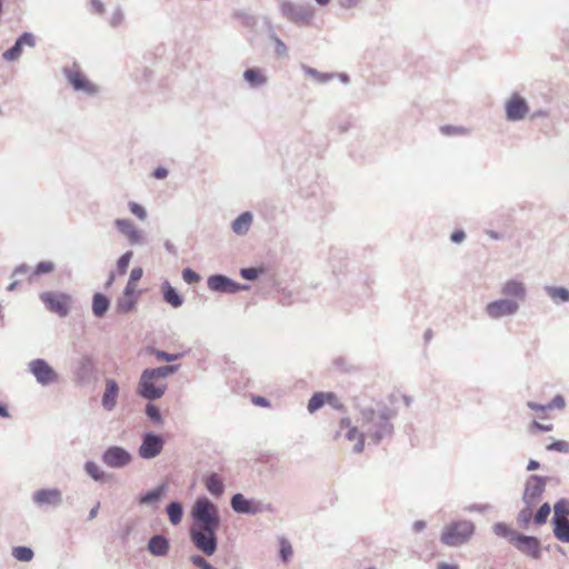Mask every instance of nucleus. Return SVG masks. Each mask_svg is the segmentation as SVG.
<instances>
[{"label": "nucleus", "instance_id": "nucleus-42", "mask_svg": "<svg viewBox=\"0 0 569 569\" xmlns=\"http://www.w3.org/2000/svg\"><path fill=\"white\" fill-rule=\"evenodd\" d=\"M551 512V506L549 502L542 503L533 516V522L538 526L545 525Z\"/></svg>", "mask_w": 569, "mask_h": 569}, {"label": "nucleus", "instance_id": "nucleus-11", "mask_svg": "<svg viewBox=\"0 0 569 569\" xmlns=\"http://www.w3.org/2000/svg\"><path fill=\"white\" fill-rule=\"evenodd\" d=\"M548 478L539 475H531L525 482L522 501L525 505H537L546 490Z\"/></svg>", "mask_w": 569, "mask_h": 569}, {"label": "nucleus", "instance_id": "nucleus-36", "mask_svg": "<svg viewBox=\"0 0 569 569\" xmlns=\"http://www.w3.org/2000/svg\"><path fill=\"white\" fill-rule=\"evenodd\" d=\"M136 305V298L121 296L117 299L116 311L121 315L129 313L134 309Z\"/></svg>", "mask_w": 569, "mask_h": 569}, {"label": "nucleus", "instance_id": "nucleus-30", "mask_svg": "<svg viewBox=\"0 0 569 569\" xmlns=\"http://www.w3.org/2000/svg\"><path fill=\"white\" fill-rule=\"evenodd\" d=\"M166 512L171 525L177 526L183 518V506L180 501L173 500L166 506Z\"/></svg>", "mask_w": 569, "mask_h": 569}, {"label": "nucleus", "instance_id": "nucleus-10", "mask_svg": "<svg viewBox=\"0 0 569 569\" xmlns=\"http://www.w3.org/2000/svg\"><path fill=\"white\" fill-rule=\"evenodd\" d=\"M132 455L121 446H110L101 455L102 462L112 469H122L131 463Z\"/></svg>", "mask_w": 569, "mask_h": 569}, {"label": "nucleus", "instance_id": "nucleus-35", "mask_svg": "<svg viewBox=\"0 0 569 569\" xmlns=\"http://www.w3.org/2000/svg\"><path fill=\"white\" fill-rule=\"evenodd\" d=\"M179 368L180 365H167L157 368H147V370L157 379H163L176 373L179 370Z\"/></svg>", "mask_w": 569, "mask_h": 569}, {"label": "nucleus", "instance_id": "nucleus-26", "mask_svg": "<svg viewBox=\"0 0 569 569\" xmlns=\"http://www.w3.org/2000/svg\"><path fill=\"white\" fill-rule=\"evenodd\" d=\"M167 491H168V485L161 483V485L157 486L156 488L141 493L138 498V501L140 505H146V506L157 503L161 500V498L166 495Z\"/></svg>", "mask_w": 569, "mask_h": 569}, {"label": "nucleus", "instance_id": "nucleus-25", "mask_svg": "<svg viewBox=\"0 0 569 569\" xmlns=\"http://www.w3.org/2000/svg\"><path fill=\"white\" fill-rule=\"evenodd\" d=\"M252 221V213L250 211H243L231 222V230L238 236H244L250 230Z\"/></svg>", "mask_w": 569, "mask_h": 569}, {"label": "nucleus", "instance_id": "nucleus-46", "mask_svg": "<svg viewBox=\"0 0 569 569\" xmlns=\"http://www.w3.org/2000/svg\"><path fill=\"white\" fill-rule=\"evenodd\" d=\"M548 451H556L561 453H569V441L566 440H553L546 446Z\"/></svg>", "mask_w": 569, "mask_h": 569}, {"label": "nucleus", "instance_id": "nucleus-9", "mask_svg": "<svg viewBox=\"0 0 569 569\" xmlns=\"http://www.w3.org/2000/svg\"><path fill=\"white\" fill-rule=\"evenodd\" d=\"M207 286L211 291L219 293H237L249 289L248 284H241L222 273L209 276Z\"/></svg>", "mask_w": 569, "mask_h": 569}, {"label": "nucleus", "instance_id": "nucleus-8", "mask_svg": "<svg viewBox=\"0 0 569 569\" xmlns=\"http://www.w3.org/2000/svg\"><path fill=\"white\" fill-rule=\"evenodd\" d=\"M28 369L41 386L46 387L59 381L58 372L42 358L31 360Z\"/></svg>", "mask_w": 569, "mask_h": 569}, {"label": "nucleus", "instance_id": "nucleus-34", "mask_svg": "<svg viewBox=\"0 0 569 569\" xmlns=\"http://www.w3.org/2000/svg\"><path fill=\"white\" fill-rule=\"evenodd\" d=\"M552 526L555 537L561 542L569 543V519L553 522Z\"/></svg>", "mask_w": 569, "mask_h": 569}, {"label": "nucleus", "instance_id": "nucleus-50", "mask_svg": "<svg viewBox=\"0 0 569 569\" xmlns=\"http://www.w3.org/2000/svg\"><path fill=\"white\" fill-rule=\"evenodd\" d=\"M182 279L188 284H194L200 281L201 277L194 270L186 268L182 270Z\"/></svg>", "mask_w": 569, "mask_h": 569}, {"label": "nucleus", "instance_id": "nucleus-51", "mask_svg": "<svg viewBox=\"0 0 569 569\" xmlns=\"http://www.w3.org/2000/svg\"><path fill=\"white\" fill-rule=\"evenodd\" d=\"M190 562L200 568V569H213L214 567L208 562L202 556L200 555H192L190 558H189Z\"/></svg>", "mask_w": 569, "mask_h": 569}, {"label": "nucleus", "instance_id": "nucleus-43", "mask_svg": "<svg viewBox=\"0 0 569 569\" xmlns=\"http://www.w3.org/2000/svg\"><path fill=\"white\" fill-rule=\"evenodd\" d=\"M535 506L536 505H526L525 508L519 511L517 520L522 528H527L530 521L533 520L532 508Z\"/></svg>", "mask_w": 569, "mask_h": 569}, {"label": "nucleus", "instance_id": "nucleus-2", "mask_svg": "<svg viewBox=\"0 0 569 569\" xmlns=\"http://www.w3.org/2000/svg\"><path fill=\"white\" fill-rule=\"evenodd\" d=\"M361 427L373 445H379L385 439H390L393 435L392 419L396 411L386 405L378 409L366 407L360 409Z\"/></svg>", "mask_w": 569, "mask_h": 569}, {"label": "nucleus", "instance_id": "nucleus-15", "mask_svg": "<svg viewBox=\"0 0 569 569\" xmlns=\"http://www.w3.org/2000/svg\"><path fill=\"white\" fill-rule=\"evenodd\" d=\"M63 74L73 90L84 92L91 97L98 94V86L92 83L82 72L70 68H64Z\"/></svg>", "mask_w": 569, "mask_h": 569}, {"label": "nucleus", "instance_id": "nucleus-18", "mask_svg": "<svg viewBox=\"0 0 569 569\" xmlns=\"http://www.w3.org/2000/svg\"><path fill=\"white\" fill-rule=\"evenodd\" d=\"M24 46L29 48L36 47V37L33 33L27 31L21 33L17 38L14 44L2 53V58L6 61L18 60L22 54V49Z\"/></svg>", "mask_w": 569, "mask_h": 569}, {"label": "nucleus", "instance_id": "nucleus-27", "mask_svg": "<svg viewBox=\"0 0 569 569\" xmlns=\"http://www.w3.org/2000/svg\"><path fill=\"white\" fill-rule=\"evenodd\" d=\"M110 299L101 292H96L92 296V313L96 318L101 319L106 316L110 308Z\"/></svg>", "mask_w": 569, "mask_h": 569}, {"label": "nucleus", "instance_id": "nucleus-32", "mask_svg": "<svg viewBox=\"0 0 569 569\" xmlns=\"http://www.w3.org/2000/svg\"><path fill=\"white\" fill-rule=\"evenodd\" d=\"M545 291L557 305L569 302V289L565 287L546 286Z\"/></svg>", "mask_w": 569, "mask_h": 569}, {"label": "nucleus", "instance_id": "nucleus-41", "mask_svg": "<svg viewBox=\"0 0 569 569\" xmlns=\"http://www.w3.org/2000/svg\"><path fill=\"white\" fill-rule=\"evenodd\" d=\"M148 353L153 355L157 360L172 362L182 358V353H169L164 350L156 349L153 347L148 348Z\"/></svg>", "mask_w": 569, "mask_h": 569}, {"label": "nucleus", "instance_id": "nucleus-61", "mask_svg": "<svg viewBox=\"0 0 569 569\" xmlns=\"http://www.w3.org/2000/svg\"><path fill=\"white\" fill-rule=\"evenodd\" d=\"M252 403L259 407L267 408L270 406V401L262 396H253L251 399Z\"/></svg>", "mask_w": 569, "mask_h": 569}, {"label": "nucleus", "instance_id": "nucleus-17", "mask_svg": "<svg viewBox=\"0 0 569 569\" xmlns=\"http://www.w3.org/2000/svg\"><path fill=\"white\" fill-rule=\"evenodd\" d=\"M529 111L527 101L518 93H513L506 102V118L509 121L522 120Z\"/></svg>", "mask_w": 569, "mask_h": 569}, {"label": "nucleus", "instance_id": "nucleus-37", "mask_svg": "<svg viewBox=\"0 0 569 569\" xmlns=\"http://www.w3.org/2000/svg\"><path fill=\"white\" fill-rule=\"evenodd\" d=\"M492 530H493L495 535H497L498 537L508 539V541L511 545H512V539L515 538V536H517L519 533V531L511 529L508 525H506L503 522L495 523L492 527Z\"/></svg>", "mask_w": 569, "mask_h": 569}, {"label": "nucleus", "instance_id": "nucleus-52", "mask_svg": "<svg viewBox=\"0 0 569 569\" xmlns=\"http://www.w3.org/2000/svg\"><path fill=\"white\" fill-rule=\"evenodd\" d=\"M129 209H130L131 213L134 214L140 220H144L147 218V211L141 204H139L134 201H130Z\"/></svg>", "mask_w": 569, "mask_h": 569}, {"label": "nucleus", "instance_id": "nucleus-7", "mask_svg": "<svg viewBox=\"0 0 569 569\" xmlns=\"http://www.w3.org/2000/svg\"><path fill=\"white\" fill-rule=\"evenodd\" d=\"M157 380L154 376L144 369L138 382L137 393L149 401L160 399L167 390V383H157Z\"/></svg>", "mask_w": 569, "mask_h": 569}, {"label": "nucleus", "instance_id": "nucleus-20", "mask_svg": "<svg viewBox=\"0 0 569 569\" xmlns=\"http://www.w3.org/2000/svg\"><path fill=\"white\" fill-rule=\"evenodd\" d=\"M148 551L154 557H164L170 549V542L163 535H153L147 545Z\"/></svg>", "mask_w": 569, "mask_h": 569}, {"label": "nucleus", "instance_id": "nucleus-38", "mask_svg": "<svg viewBox=\"0 0 569 569\" xmlns=\"http://www.w3.org/2000/svg\"><path fill=\"white\" fill-rule=\"evenodd\" d=\"M302 70L305 72V74L315 78L318 83H327L335 77L333 73L320 72L317 69L306 66V64L302 66Z\"/></svg>", "mask_w": 569, "mask_h": 569}, {"label": "nucleus", "instance_id": "nucleus-21", "mask_svg": "<svg viewBox=\"0 0 569 569\" xmlns=\"http://www.w3.org/2000/svg\"><path fill=\"white\" fill-rule=\"evenodd\" d=\"M501 293L509 299L515 298L518 300H525L527 289L523 282L516 279H510L502 286Z\"/></svg>", "mask_w": 569, "mask_h": 569}, {"label": "nucleus", "instance_id": "nucleus-48", "mask_svg": "<svg viewBox=\"0 0 569 569\" xmlns=\"http://www.w3.org/2000/svg\"><path fill=\"white\" fill-rule=\"evenodd\" d=\"M54 270V263L51 262V261H41L39 262L34 270H33V276H41V274H47V273H50Z\"/></svg>", "mask_w": 569, "mask_h": 569}, {"label": "nucleus", "instance_id": "nucleus-24", "mask_svg": "<svg viewBox=\"0 0 569 569\" xmlns=\"http://www.w3.org/2000/svg\"><path fill=\"white\" fill-rule=\"evenodd\" d=\"M203 485L208 492L213 497H221L224 492V483L217 472H211L203 478Z\"/></svg>", "mask_w": 569, "mask_h": 569}, {"label": "nucleus", "instance_id": "nucleus-33", "mask_svg": "<svg viewBox=\"0 0 569 569\" xmlns=\"http://www.w3.org/2000/svg\"><path fill=\"white\" fill-rule=\"evenodd\" d=\"M567 516H569V500L561 498L553 506L551 523L568 519Z\"/></svg>", "mask_w": 569, "mask_h": 569}, {"label": "nucleus", "instance_id": "nucleus-19", "mask_svg": "<svg viewBox=\"0 0 569 569\" xmlns=\"http://www.w3.org/2000/svg\"><path fill=\"white\" fill-rule=\"evenodd\" d=\"M114 226L120 233L127 237L130 244H143L146 242L143 232L139 230L129 219H116Z\"/></svg>", "mask_w": 569, "mask_h": 569}, {"label": "nucleus", "instance_id": "nucleus-44", "mask_svg": "<svg viewBox=\"0 0 569 569\" xmlns=\"http://www.w3.org/2000/svg\"><path fill=\"white\" fill-rule=\"evenodd\" d=\"M279 546H280L279 556H280L281 560L284 563H287L291 559L292 553H293L292 546L286 538L280 539Z\"/></svg>", "mask_w": 569, "mask_h": 569}, {"label": "nucleus", "instance_id": "nucleus-45", "mask_svg": "<svg viewBox=\"0 0 569 569\" xmlns=\"http://www.w3.org/2000/svg\"><path fill=\"white\" fill-rule=\"evenodd\" d=\"M263 273V269L259 267H248L240 269V276L248 281L257 280Z\"/></svg>", "mask_w": 569, "mask_h": 569}, {"label": "nucleus", "instance_id": "nucleus-56", "mask_svg": "<svg viewBox=\"0 0 569 569\" xmlns=\"http://www.w3.org/2000/svg\"><path fill=\"white\" fill-rule=\"evenodd\" d=\"M80 369L84 372H89L93 369V360L91 356L84 355L79 361Z\"/></svg>", "mask_w": 569, "mask_h": 569}, {"label": "nucleus", "instance_id": "nucleus-63", "mask_svg": "<svg viewBox=\"0 0 569 569\" xmlns=\"http://www.w3.org/2000/svg\"><path fill=\"white\" fill-rule=\"evenodd\" d=\"M531 426H532L533 429L539 430L541 432H549L553 428L552 425H543V423H540V422H538L536 420L532 421Z\"/></svg>", "mask_w": 569, "mask_h": 569}, {"label": "nucleus", "instance_id": "nucleus-5", "mask_svg": "<svg viewBox=\"0 0 569 569\" xmlns=\"http://www.w3.org/2000/svg\"><path fill=\"white\" fill-rule=\"evenodd\" d=\"M475 532V525L468 520L453 521L441 533V542L458 547L466 543Z\"/></svg>", "mask_w": 569, "mask_h": 569}, {"label": "nucleus", "instance_id": "nucleus-13", "mask_svg": "<svg viewBox=\"0 0 569 569\" xmlns=\"http://www.w3.org/2000/svg\"><path fill=\"white\" fill-rule=\"evenodd\" d=\"M32 502L38 508H59L63 502L62 491L59 488H42L32 493Z\"/></svg>", "mask_w": 569, "mask_h": 569}, {"label": "nucleus", "instance_id": "nucleus-60", "mask_svg": "<svg viewBox=\"0 0 569 569\" xmlns=\"http://www.w3.org/2000/svg\"><path fill=\"white\" fill-rule=\"evenodd\" d=\"M466 238V233L463 230H455L451 236H450V240L451 242L453 243H461Z\"/></svg>", "mask_w": 569, "mask_h": 569}, {"label": "nucleus", "instance_id": "nucleus-40", "mask_svg": "<svg viewBox=\"0 0 569 569\" xmlns=\"http://www.w3.org/2000/svg\"><path fill=\"white\" fill-rule=\"evenodd\" d=\"M12 556L19 561L29 562L33 559L34 552L30 547L17 546L12 548Z\"/></svg>", "mask_w": 569, "mask_h": 569}, {"label": "nucleus", "instance_id": "nucleus-55", "mask_svg": "<svg viewBox=\"0 0 569 569\" xmlns=\"http://www.w3.org/2000/svg\"><path fill=\"white\" fill-rule=\"evenodd\" d=\"M271 38L274 40L277 54L280 57H286L288 53V50H287L284 42L280 38H278L273 31L271 33Z\"/></svg>", "mask_w": 569, "mask_h": 569}, {"label": "nucleus", "instance_id": "nucleus-31", "mask_svg": "<svg viewBox=\"0 0 569 569\" xmlns=\"http://www.w3.org/2000/svg\"><path fill=\"white\" fill-rule=\"evenodd\" d=\"M83 469L86 473L98 482H106L110 475L103 471L94 461L88 460L84 462Z\"/></svg>", "mask_w": 569, "mask_h": 569}, {"label": "nucleus", "instance_id": "nucleus-49", "mask_svg": "<svg viewBox=\"0 0 569 569\" xmlns=\"http://www.w3.org/2000/svg\"><path fill=\"white\" fill-rule=\"evenodd\" d=\"M123 21H124V13L120 7H117L111 13L109 24L112 28H117L120 24H122Z\"/></svg>", "mask_w": 569, "mask_h": 569}, {"label": "nucleus", "instance_id": "nucleus-1", "mask_svg": "<svg viewBox=\"0 0 569 569\" xmlns=\"http://www.w3.org/2000/svg\"><path fill=\"white\" fill-rule=\"evenodd\" d=\"M190 517V541L203 555L212 556L218 549V531L221 526L219 507L208 497H199L191 507Z\"/></svg>", "mask_w": 569, "mask_h": 569}, {"label": "nucleus", "instance_id": "nucleus-23", "mask_svg": "<svg viewBox=\"0 0 569 569\" xmlns=\"http://www.w3.org/2000/svg\"><path fill=\"white\" fill-rule=\"evenodd\" d=\"M119 386L117 381L113 379H108L106 382V390L103 392L101 400L102 407L106 410L111 411L116 407Z\"/></svg>", "mask_w": 569, "mask_h": 569}, {"label": "nucleus", "instance_id": "nucleus-28", "mask_svg": "<svg viewBox=\"0 0 569 569\" xmlns=\"http://www.w3.org/2000/svg\"><path fill=\"white\" fill-rule=\"evenodd\" d=\"M162 296L163 300L173 308H179L183 305V297L167 280L162 283Z\"/></svg>", "mask_w": 569, "mask_h": 569}, {"label": "nucleus", "instance_id": "nucleus-54", "mask_svg": "<svg viewBox=\"0 0 569 569\" xmlns=\"http://www.w3.org/2000/svg\"><path fill=\"white\" fill-rule=\"evenodd\" d=\"M440 131H441V133H443L446 136H455V134L465 133L467 130L463 127L447 124V126H442L440 128Z\"/></svg>", "mask_w": 569, "mask_h": 569}, {"label": "nucleus", "instance_id": "nucleus-4", "mask_svg": "<svg viewBox=\"0 0 569 569\" xmlns=\"http://www.w3.org/2000/svg\"><path fill=\"white\" fill-rule=\"evenodd\" d=\"M231 509L239 515L254 516L262 512H274V507L270 502H264L254 498H247L243 493L237 492L230 499Z\"/></svg>", "mask_w": 569, "mask_h": 569}, {"label": "nucleus", "instance_id": "nucleus-47", "mask_svg": "<svg viewBox=\"0 0 569 569\" xmlns=\"http://www.w3.org/2000/svg\"><path fill=\"white\" fill-rule=\"evenodd\" d=\"M132 251H127L124 252L122 256H120V258L118 259L117 261V271L120 273V274H124L127 272V269L129 267V263L132 259Z\"/></svg>", "mask_w": 569, "mask_h": 569}, {"label": "nucleus", "instance_id": "nucleus-3", "mask_svg": "<svg viewBox=\"0 0 569 569\" xmlns=\"http://www.w3.org/2000/svg\"><path fill=\"white\" fill-rule=\"evenodd\" d=\"M279 11L284 19L297 26H309L315 17V9L309 1L280 0Z\"/></svg>", "mask_w": 569, "mask_h": 569}, {"label": "nucleus", "instance_id": "nucleus-14", "mask_svg": "<svg viewBox=\"0 0 569 569\" xmlns=\"http://www.w3.org/2000/svg\"><path fill=\"white\" fill-rule=\"evenodd\" d=\"M512 546L519 552L532 559H540L541 557V541L535 536H528L519 532L512 539Z\"/></svg>", "mask_w": 569, "mask_h": 569}, {"label": "nucleus", "instance_id": "nucleus-62", "mask_svg": "<svg viewBox=\"0 0 569 569\" xmlns=\"http://www.w3.org/2000/svg\"><path fill=\"white\" fill-rule=\"evenodd\" d=\"M367 435L365 432L360 433L359 435V439L357 441V443L353 446V452L356 453H361L365 449V437Z\"/></svg>", "mask_w": 569, "mask_h": 569}, {"label": "nucleus", "instance_id": "nucleus-6", "mask_svg": "<svg viewBox=\"0 0 569 569\" xmlns=\"http://www.w3.org/2000/svg\"><path fill=\"white\" fill-rule=\"evenodd\" d=\"M39 298L48 311L60 318H66L69 315L73 302L72 296L62 291H43Z\"/></svg>", "mask_w": 569, "mask_h": 569}, {"label": "nucleus", "instance_id": "nucleus-16", "mask_svg": "<svg viewBox=\"0 0 569 569\" xmlns=\"http://www.w3.org/2000/svg\"><path fill=\"white\" fill-rule=\"evenodd\" d=\"M519 310V303L515 299H498L486 306V312L491 319H500L513 316Z\"/></svg>", "mask_w": 569, "mask_h": 569}, {"label": "nucleus", "instance_id": "nucleus-29", "mask_svg": "<svg viewBox=\"0 0 569 569\" xmlns=\"http://www.w3.org/2000/svg\"><path fill=\"white\" fill-rule=\"evenodd\" d=\"M337 400V397L332 392H315L308 402V411L310 413L321 409L326 401Z\"/></svg>", "mask_w": 569, "mask_h": 569}, {"label": "nucleus", "instance_id": "nucleus-53", "mask_svg": "<svg viewBox=\"0 0 569 569\" xmlns=\"http://www.w3.org/2000/svg\"><path fill=\"white\" fill-rule=\"evenodd\" d=\"M547 410L563 409L566 406L565 398L561 395H556L547 405Z\"/></svg>", "mask_w": 569, "mask_h": 569}, {"label": "nucleus", "instance_id": "nucleus-12", "mask_svg": "<svg viewBox=\"0 0 569 569\" xmlns=\"http://www.w3.org/2000/svg\"><path fill=\"white\" fill-rule=\"evenodd\" d=\"M164 439L161 435L152 431L142 436L138 453L142 459L150 460L159 456L163 449Z\"/></svg>", "mask_w": 569, "mask_h": 569}, {"label": "nucleus", "instance_id": "nucleus-39", "mask_svg": "<svg viewBox=\"0 0 569 569\" xmlns=\"http://www.w3.org/2000/svg\"><path fill=\"white\" fill-rule=\"evenodd\" d=\"M144 413L148 417V419L152 421L154 425L160 426L163 423V417L160 408L152 403L151 401L146 405Z\"/></svg>", "mask_w": 569, "mask_h": 569}, {"label": "nucleus", "instance_id": "nucleus-64", "mask_svg": "<svg viewBox=\"0 0 569 569\" xmlns=\"http://www.w3.org/2000/svg\"><path fill=\"white\" fill-rule=\"evenodd\" d=\"M134 291H136L134 283H131L130 281H128L123 289L122 296L133 298Z\"/></svg>", "mask_w": 569, "mask_h": 569}, {"label": "nucleus", "instance_id": "nucleus-58", "mask_svg": "<svg viewBox=\"0 0 569 569\" xmlns=\"http://www.w3.org/2000/svg\"><path fill=\"white\" fill-rule=\"evenodd\" d=\"M143 276V270L140 267H136L131 270L129 280L131 283H136L139 281Z\"/></svg>", "mask_w": 569, "mask_h": 569}, {"label": "nucleus", "instance_id": "nucleus-22", "mask_svg": "<svg viewBox=\"0 0 569 569\" xmlns=\"http://www.w3.org/2000/svg\"><path fill=\"white\" fill-rule=\"evenodd\" d=\"M242 76L250 89H259L268 83V77L259 68H248Z\"/></svg>", "mask_w": 569, "mask_h": 569}, {"label": "nucleus", "instance_id": "nucleus-59", "mask_svg": "<svg viewBox=\"0 0 569 569\" xmlns=\"http://www.w3.org/2000/svg\"><path fill=\"white\" fill-rule=\"evenodd\" d=\"M168 174H169V171L164 167H158L152 172V177L158 180L166 179L168 177Z\"/></svg>", "mask_w": 569, "mask_h": 569}, {"label": "nucleus", "instance_id": "nucleus-57", "mask_svg": "<svg viewBox=\"0 0 569 569\" xmlns=\"http://www.w3.org/2000/svg\"><path fill=\"white\" fill-rule=\"evenodd\" d=\"M92 12L97 14H103L106 12L104 4L101 0H90Z\"/></svg>", "mask_w": 569, "mask_h": 569}]
</instances>
